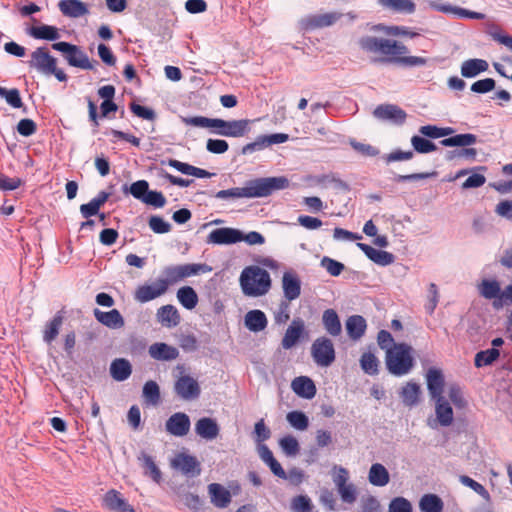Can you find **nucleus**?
I'll use <instances>...</instances> for the list:
<instances>
[{"mask_svg": "<svg viewBox=\"0 0 512 512\" xmlns=\"http://www.w3.org/2000/svg\"><path fill=\"white\" fill-rule=\"evenodd\" d=\"M0 97H3L6 102L13 108H23V102L18 89H6L0 86Z\"/></svg>", "mask_w": 512, "mask_h": 512, "instance_id": "nucleus-47", "label": "nucleus"}, {"mask_svg": "<svg viewBox=\"0 0 512 512\" xmlns=\"http://www.w3.org/2000/svg\"><path fill=\"white\" fill-rule=\"evenodd\" d=\"M54 63H56V59L44 47H39L33 51L31 53V60L28 62L31 68L44 75H47L48 72H53Z\"/></svg>", "mask_w": 512, "mask_h": 512, "instance_id": "nucleus-13", "label": "nucleus"}, {"mask_svg": "<svg viewBox=\"0 0 512 512\" xmlns=\"http://www.w3.org/2000/svg\"><path fill=\"white\" fill-rule=\"evenodd\" d=\"M288 423L297 430H305L309 426V419L302 411H291L287 414Z\"/></svg>", "mask_w": 512, "mask_h": 512, "instance_id": "nucleus-45", "label": "nucleus"}, {"mask_svg": "<svg viewBox=\"0 0 512 512\" xmlns=\"http://www.w3.org/2000/svg\"><path fill=\"white\" fill-rule=\"evenodd\" d=\"M148 224L150 229L156 234H165L171 230V224L158 215L150 216Z\"/></svg>", "mask_w": 512, "mask_h": 512, "instance_id": "nucleus-52", "label": "nucleus"}, {"mask_svg": "<svg viewBox=\"0 0 512 512\" xmlns=\"http://www.w3.org/2000/svg\"><path fill=\"white\" fill-rule=\"evenodd\" d=\"M342 16L343 14L339 12L311 14L300 20V26L305 31H313L316 29L332 26Z\"/></svg>", "mask_w": 512, "mask_h": 512, "instance_id": "nucleus-7", "label": "nucleus"}, {"mask_svg": "<svg viewBox=\"0 0 512 512\" xmlns=\"http://www.w3.org/2000/svg\"><path fill=\"white\" fill-rule=\"evenodd\" d=\"M63 313L58 311L51 320H49L42 331L43 342L47 345H51L57 338L60 332V328L63 324Z\"/></svg>", "mask_w": 512, "mask_h": 512, "instance_id": "nucleus-29", "label": "nucleus"}, {"mask_svg": "<svg viewBox=\"0 0 512 512\" xmlns=\"http://www.w3.org/2000/svg\"><path fill=\"white\" fill-rule=\"evenodd\" d=\"M37 130L36 123L29 118L21 119L17 124V132L24 137L33 135Z\"/></svg>", "mask_w": 512, "mask_h": 512, "instance_id": "nucleus-63", "label": "nucleus"}, {"mask_svg": "<svg viewBox=\"0 0 512 512\" xmlns=\"http://www.w3.org/2000/svg\"><path fill=\"white\" fill-rule=\"evenodd\" d=\"M167 291V283L160 279L152 284L139 286L135 292V299L141 303H146L158 298Z\"/></svg>", "mask_w": 512, "mask_h": 512, "instance_id": "nucleus-16", "label": "nucleus"}, {"mask_svg": "<svg viewBox=\"0 0 512 512\" xmlns=\"http://www.w3.org/2000/svg\"><path fill=\"white\" fill-rule=\"evenodd\" d=\"M58 7L63 15L70 18H79L89 13L87 5L81 0H61Z\"/></svg>", "mask_w": 512, "mask_h": 512, "instance_id": "nucleus-28", "label": "nucleus"}, {"mask_svg": "<svg viewBox=\"0 0 512 512\" xmlns=\"http://www.w3.org/2000/svg\"><path fill=\"white\" fill-rule=\"evenodd\" d=\"M156 316L158 322L167 328L176 327L181 321L177 308L171 304L161 306L157 310Z\"/></svg>", "mask_w": 512, "mask_h": 512, "instance_id": "nucleus-27", "label": "nucleus"}, {"mask_svg": "<svg viewBox=\"0 0 512 512\" xmlns=\"http://www.w3.org/2000/svg\"><path fill=\"white\" fill-rule=\"evenodd\" d=\"M322 325L325 331L332 337H337L342 332V325L337 312L332 309L324 310L322 314Z\"/></svg>", "mask_w": 512, "mask_h": 512, "instance_id": "nucleus-33", "label": "nucleus"}, {"mask_svg": "<svg viewBox=\"0 0 512 512\" xmlns=\"http://www.w3.org/2000/svg\"><path fill=\"white\" fill-rule=\"evenodd\" d=\"M477 142V136L471 133L456 134L454 136L444 138L440 144L444 147H462L460 150H453L450 154H457V157H464L467 159H474L477 155L475 148L468 146Z\"/></svg>", "mask_w": 512, "mask_h": 512, "instance_id": "nucleus-6", "label": "nucleus"}, {"mask_svg": "<svg viewBox=\"0 0 512 512\" xmlns=\"http://www.w3.org/2000/svg\"><path fill=\"white\" fill-rule=\"evenodd\" d=\"M191 421L189 416L184 412H176L172 414L165 423L166 431L175 436H186L190 430Z\"/></svg>", "mask_w": 512, "mask_h": 512, "instance_id": "nucleus-11", "label": "nucleus"}, {"mask_svg": "<svg viewBox=\"0 0 512 512\" xmlns=\"http://www.w3.org/2000/svg\"><path fill=\"white\" fill-rule=\"evenodd\" d=\"M279 445L287 456H295L299 453L300 446L298 440L291 435L284 436L280 439Z\"/></svg>", "mask_w": 512, "mask_h": 512, "instance_id": "nucleus-48", "label": "nucleus"}, {"mask_svg": "<svg viewBox=\"0 0 512 512\" xmlns=\"http://www.w3.org/2000/svg\"><path fill=\"white\" fill-rule=\"evenodd\" d=\"M377 2L383 9L396 14L410 15L416 11L413 0H377Z\"/></svg>", "mask_w": 512, "mask_h": 512, "instance_id": "nucleus-24", "label": "nucleus"}, {"mask_svg": "<svg viewBox=\"0 0 512 512\" xmlns=\"http://www.w3.org/2000/svg\"><path fill=\"white\" fill-rule=\"evenodd\" d=\"M122 190L124 193H130L135 199L142 202L149 191V183L146 180H137L129 187L125 184Z\"/></svg>", "mask_w": 512, "mask_h": 512, "instance_id": "nucleus-42", "label": "nucleus"}, {"mask_svg": "<svg viewBox=\"0 0 512 512\" xmlns=\"http://www.w3.org/2000/svg\"><path fill=\"white\" fill-rule=\"evenodd\" d=\"M291 388L296 395L304 399L314 398L317 392L313 380L307 376L296 377L291 383Z\"/></svg>", "mask_w": 512, "mask_h": 512, "instance_id": "nucleus-25", "label": "nucleus"}, {"mask_svg": "<svg viewBox=\"0 0 512 512\" xmlns=\"http://www.w3.org/2000/svg\"><path fill=\"white\" fill-rule=\"evenodd\" d=\"M241 230L231 227H222L212 230L207 238V244L231 245L241 242Z\"/></svg>", "mask_w": 512, "mask_h": 512, "instance_id": "nucleus-8", "label": "nucleus"}, {"mask_svg": "<svg viewBox=\"0 0 512 512\" xmlns=\"http://www.w3.org/2000/svg\"><path fill=\"white\" fill-rule=\"evenodd\" d=\"M502 291L500 283L496 279H483L479 284L480 295L485 299L494 300L495 308L502 307Z\"/></svg>", "mask_w": 512, "mask_h": 512, "instance_id": "nucleus-17", "label": "nucleus"}, {"mask_svg": "<svg viewBox=\"0 0 512 512\" xmlns=\"http://www.w3.org/2000/svg\"><path fill=\"white\" fill-rule=\"evenodd\" d=\"M93 314L99 323L110 329H120L125 324L123 316L117 309L102 311L98 308H95L93 310Z\"/></svg>", "mask_w": 512, "mask_h": 512, "instance_id": "nucleus-19", "label": "nucleus"}, {"mask_svg": "<svg viewBox=\"0 0 512 512\" xmlns=\"http://www.w3.org/2000/svg\"><path fill=\"white\" fill-rule=\"evenodd\" d=\"M426 380L431 399L443 397L445 379L442 371L438 368H430L427 371Z\"/></svg>", "mask_w": 512, "mask_h": 512, "instance_id": "nucleus-18", "label": "nucleus"}, {"mask_svg": "<svg viewBox=\"0 0 512 512\" xmlns=\"http://www.w3.org/2000/svg\"><path fill=\"white\" fill-rule=\"evenodd\" d=\"M250 124L251 120L249 119L224 120L221 118H214L211 132L218 136L241 138L250 132Z\"/></svg>", "mask_w": 512, "mask_h": 512, "instance_id": "nucleus-4", "label": "nucleus"}, {"mask_svg": "<svg viewBox=\"0 0 512 512\" xmlns=\"http://www.w3.org/2000/svg\"><path fill=\"white\" fill-rule=\"evenodd\" d=\"M358 45L366 53L381 56L371 60L374 64L420 67L428 63L425 57L407 56L408 47L394 39L365 35L360 37Z\"/></svg>", "mask_w": 512, "mask_h": 512, "instance_id": "nucleus-1", "label": "nucleus"}, {"mask_svg": "<svg viewBox=\"0 0 512 512\" xmlns=\"http://www.w3.org/2000/svg\"><path fill=\"white\" fill-rule=\"evenodd\" d=\"M444 503L436 494H425L419 501V508L422 512H442Z\"/></svg>", "mask_w": 512, "mask_h": 512, "instance_id": "nucleus-40", "label": "nucleus"}, {"mask_svg": "<svg viewBox=\"0 0 512 512\" xmlns=\"http://www.w3.org/2000/svg\"><path fill=\"white\" fill-rule=\"evenodd\" d=\"M459 481L464 486H467L475 491L478 495L484 498L486 502H491L490 494L482 484L478 483L467 475L459 476Z\"/></svg>", "mask_w": 512, "mask_h": 512, "instance_id": "nucleus-46", "label": "nucleus"}, {"mask_svg": "<svg viewBox=\"0 0 512 512\" xmlns=\"http://www.w3.org/2000/svg\"><path fill=\"white\" fill-rule=\"evenodd\" d=\"M413 157H414L413 150L403 151L400 149H396V150L392 151L391 153L384 155L383 159L387 164H390V163L397 162V161L411 160Z\"/></svg>", "mask_w": 512, "mask_h": 512, "instance_id": "nucleus-59", "label": "nucleus"}, {"mask_svg": "<svg viewBox=\"0 0 512 512\" xmlns=\"http://www.w3.org/2000/svg\"><path fill=\"white\" fill-rule=\"evenodd\" d=\"M413 365L412 354H386V366L393 375H405L410 372Z\"/></svg>", "mask_w": 512, "mask_h": 512, "instance_id": "nucleus-10", "label": "nucleus"}, {"mask_svg": "<svg viewBox=\"0 0 512 512\" xmlns=\"http://www.w3.org/2000/svg\"><path fill=\"white\" fill-rule=\"evenodd\" d=\"M181 270L182 278L191 277L198 274L209 273L212 271V267L207 264L202 263H189L179 265Z\"/></svg>", "mask_w": 512, "mask_h": 512, "instance_id": "nucleus-44", "label": "nucleus"}, {"mask_svg": "<svg viewBox=\"0 0 512 512\" xmlns=\"http://www.w3.org/2000/svg\"><path fill=\"white\" fill-rule=\"evenodd\" d=\"M377 344L384 352H394L395 339L387 330H380L377 335Z\"/></svg>", "mask_w": 512, "mask_h": 512, "instance_id": "nucleus-51", "label": "nucleus"}, {"mask_svg": "<svg viewBox=\"0 0 512 512\" xmlns=\"http://www.w3.org/2000/svg\"><path fill=\"white\" fill-rule=\"evenodd\" d=\"M412 504L411 502L402 497L398 496L393 498L388 506V512H412Z\"/></svg>", "mask_w": 512, "mask_h": 512, "instance_id": "nucleus-56", "label": "nucleus"}, {"mask_svg": "<svg viewBox=\"0 0 512 512\" xmlns=\"http://www.w3.org/2000/svg\"><path fill=\"white\" fill-rule=\"evenodd\" d=\"M26 33L32 38L38 40L56 41L60 38L58 28L47 24L31 26L26 30Z\"/></svg>", "mask_w": 512, "mask_h": 512, "instance_id": "nucleus-30", "label": "nucleus"}, {"mask_svg": "<svg viewBox=\"0 0 512 512\" xmlns=\"http://www.w3.org/2000/svg\"><path fill=\"white\" fill-rule=\"evenodd\" d=\"M373 115L380 120L389 121L396 125H402L407 117V114L403 109L393 104L378 105L375 108Z\"/></svg>", "mask_w": 512, "mask_h": 512, "instance_id": "nucleus-12", "label": "nucleus"}, {"mask_svg": "<svg viewBox=\"0 0 512 512\" xmlns=\"http://www.w3.org/2000/svg\"><path fill=\"white\" fill-rule=\"evenodd\" d=\"M138 460L142 462V467L145 470V474L149 475L155 482L158 483L161 480V472L157 467L153 457L146 454L145 452H141Z\"/></svg>", "mask_w": 512, "mask_h": 512, "instance_id": "nucleus-41", "label": "nucleus"}, {"mask_svg": "<svg viewBox=\"0 0 512 512\" xmlns=\"http://www.w3.org/2000/svg\"><path fill=\"white\" fill-rule=\"evenodd\" d=\"M132 373L130 362L124 358H117L110 365L111 377L119 382L125 381Z\"/></svg>", "mask_w": 512, "mask_h": 512, "instance_id": "nucleus-35", "label": "nucleus"}, {"mask_svg": "<svg viewBox=\"0 0 512 512\" xmlns=\"http://www.w3.org/2000/svg\"><path fill=\"white\" fill-rule=\"evenodd\" d=\"M289 187V179L285 176L260 177L245 182L243 187L220 190L214 197L222 200L237 198H263L273 192Z\"/></svg>", "mask_w": 512, "mask_h": 512, "instance_id": "nucleus-2", "label": "nucleus"}, {"mask_svg": "<svg viewBox=\"0 0 512 512\" xmlns=\"http://www.w3.org/2000/svg\"><path fill=\"white\" fill-rule=\"evenodd\" d=\"M52 48L58 52L63 53L66 61L72 67L84 70H92L94 68L87 54L84 53L77 45L65 41H60L53 43Z\"/></svg>", "mask_w": 512, "mask_h": 512, "instance_id": "nucleus-5", "label": "nucleus"}, {"mask_svg": "<svg viewBox=\"0 0 512 512\" xmlns=\"http://www.w3.org/2000/svg\"><path fill=\"white\" fill-rule=\"evenodd\" d=\"M142 202L154 208H162L165 206L167 200L162 192L149 189Z\"/></svg>", "mask_w": 512, "mask_h": 512, "instance_id": "nucleus-55", "label": "nucleus"}, {"mask_svg": "<svg viewBox=\"0 0 512 512\" xmlns=\"http://www.w3.org/2000/svg\"><path fill=\"white\" fill-rule=\"evenodd\" d=\"M142 397L145 404L158 405L161 399L159 385L153 380L147 381L143 386Z\"/></svg>", "mask_w": 512, "mask_h": 512, "instance_id": "nucleus-39", "label": "nucleus"}, {"mask_svg": "<svg viewBox=\"0 0 512 512\" xmlns=\"http://www.w3.org/2000/svg\"><path fill=\"white\" fill-rule=\"evenodd\" d=\"M420 392V386L417 383L408 382L402 387L400 397L406 406L413 407L419 402Z\"/></svg>", "mask_w": 512, "mask_h": 512, "instance_id": "nucleus-37", "label": "nucleus"}, {"mask_svg": "<svg viewBox=\"0 0 512 512\" xmlns=\"http://www.w3.org/2000/svg\"><path fill=\"white\" fill-rule=\"evenodd\" d=\"M360 365L366 374L376 375L378 373L379 361L376 354H362Z\"/></svg>", "mask_w": 512, "mask_h": 512, "instance_id": "nucleus-50", "label": "nucleus"}, {"mask_svg": "<svg viewBox=\"0 0 512 512\" xmlns=\"http://www.w3.org/2000/svg\"><path fill=\"white\" fill-rule=\"evenodd\" d=\"M282 288L284 297L288 301H293L301 294V281L295 273L286 271L282 276Z\"/></svg>", "mask_w": 512, "mask_h": 512, "instance_id": "nucleus-21", "label": "nucleus"}, {"mask_svg": "<svg viewBox=\"0 0 512 512\" xmlns=\"http://www.w3.org/2000/svg\"><path fill=\"white\" fill-rule=\"evenodd\" d=\"M176 394L184 400H193L199 397L200 387L198 382L190 376H182L174 386Z\"/></svg>", "mask_w": 512, "mask_h": 512, "instance_id": "nucleus-15", "label": "nucleus"}, {"mask_svg": "<svg viewBox=\"0 0 512 512\" xmlns=\"http://www.w3.org/2000/svg\"><path fill=\"white\" fill-rule=\"evenodd\" d=\"M163 274L165 278H159L161 282H166L167 287L181 281L182 275L179 265H170L164 268Z\"/></svg>", "mask_w": 512, "mask_h": 512, "instance_id": "nucleus-54", "label": "nucleus"}, {"mask_svg": "<svg viewBox=\"0 0 512 512\" xmlns=\"http://www.w3.org/2000/svg\"><path fill=\"white\" fill-rule=\"evenodd\" d=\"M496 81L493 78H484L472 83L470 90L476 94H486L495 89Z\"/></svg>", "mask_w": 512, "mask_h": 512, "instance_id": "nucleus-53", "label": "nucleus"}, {"mask_svg": "<svg viewBox=\"0 0 512 512\" xmlns=\"http://www.w3.org/2000/svg\"><path fill=\"white\" fill-rule=\"evenodd\" d=\"M349 143L355 151L363 156L375 157L380 154L379 149L370 144L361 143L354 139H351Z\"/></svg>", "mask_w": 512, "mask_h": 512, "instance_id": "nucleus-58", "label": "nucleus"}, {"mask_svg": "<svg viewBox=\"0 0 512 512\" xmlns=\"http://www.w3.org/2000/svg\"><path fill=\"white\" fill-rule=\"evenodd\" d=\"M381 505L375 496L369 495L361 500V512H380Z\"/></svg>", "mask_w": 512, "mask_h": 512, "instance_id": "nucleus-64", "label": "nucleus"}, {"mask_svg": "<svg viewBox=\"0 0 512 512\" xmlns=\"http://www.w3.org/2000/svg\"><path fill=\"white\" fill-rule=\"evenodd\" d=\"M173 468L180 470L186 476H198L201 473L200 463L196 457L180 453L171 462Z\"/></svg>", "mask_w": 512, "mask_h": 512, "instance_id": "nucleus-14", "label": "nucleus"}, {"mask_svg": "<svg viewBox=\"0 0 512 512\" xmlns=\"http://www.w3.org/2000/svg\"><path fill=\"white\" fill-rule=\"evenodd\" d=\"M206 149L212 154H224L229 149V144L224 139L209 138L206 142Z\"/></svg>", "mask_w": 512, "mask_h": 512, "instance_id": "nucleus-60", "label": "nucleus"}, {"mask_svg": "<svg viewBox=\"0 0 512 512\" xmlns=\"http://www.w3.org/2000/svg\"><path fill=\"white\" fill-rule=\"evenodd\" d=\"M220 432L217 421L210 417H202L195 423V433L207 441L214 440Z\"/></svg>", "mask_w": 512, "mask_h": 512, "instance_id": "nucleus-20", "label": "nucleus"}, {"mask_svg": "<svg viewBox=\"0 0 512 512\" xmlns=\"http://www.w3.org/2000/svg\"><path fill=\"white\" fill-rule=\"evenodd\" d=\"M291 508L294 512H311L313 505L307 495H298L292 499Z\"/></svg>", "mask_w": 512, "mask_h": 512, "instance_id": "nucleus-57", "label": "nucleus"}, {"mask_svg": "<svg viewBox=\"0 0 512 512\" xmlns=\"http://www.w3.org/2000/svg\"><path fill=\"white\" fill-rule=\"evenodd\" d=\"M239 283L243 294L248 297L264 296L269 292L272 285L269 272L256 265L248 266L242 270Z\"/></svg>", "mask_w": 512, "mask_h": 512, "instance_id": "nucleus-3", "label": "nucleus"}, {"mask_svg": "<svg viewBox=\"0 0 512 512\" xmlns=\"http://www.w3.org/2000/svg\"><path fill=\"white\" fill-rule=\"evenodd\" d=\"M244 323L250 331L260 332L266 328L268 321L263 311L254 309L246 313Z\"/></svg>", "mask_w": 512, "mask_h": 512, "instance_id": "nucleus-34", "label": "nucleus"}, {"mask_svg": "<svg viewBox=\"0 0 512 512\" xmlns=\"http://www.w3.org/2000/svg\"><path fill=\"white\" fill-rule=\"evenodd\" d=\"M208 493L211 503L217 508H226L231 503V493L219 483L208 485Z\"/></svg>", "mask_w": 512, "mask_h": 512, "instance_id": "nucleus-23", "label": "nucleus"}, {"mask_svg": "<svg viewBox=\"0 0 512 512\" xmlns=\"http://www.w3.org/2000/svg\"><path fill=\"white\" fill-rule=\"evenodd\" d=\"M449 399L457 408H464L467 404L459 385L452 384L448 390Z\"/></svg>", "mask_w": 512, "mask_h": 512, "instance_id": "nucleus-61", "label": "nucleus"}, {"mask_svg": "<svg viewBox=\"0 0 512 512\" xmlns=\"http://www.w3.org/2000/svg\"><path fill=\"white\" fill-rule=\"evenodd\" d=\"M177 299L187 310L194 309L198 304V295L191 286H183L177 291Z\"/></svg>", "mask_w": 512, "mask_h": 512, "instance_id": "nucleus-38", "label": "nucleus"}, {"mask_svg": "<svg viewBox=\"0 0 512 512\" xmlns=\"http://www.w3.org/2000/svg\"><path fill=\"white\" fill-rule=\"evenodd\" d=\"M345 329L350 340H360L367 329V322L361 315H351L345 322Z\"/></svg>", "mask_w": 512, "mask_h": 512, "instance_id": "nucleus-22", "label": "nucleus"}, {"mask_svg": "<svg viewBox=\"0 0 512 512\" xmlns=\"http://www.w3.org/2000/svg\"><path fill=\"white\" fill-rule=\"evenodd\" d=\"M105 506L115 512H134L133 507L124 499L121 494L112 489L109 490L104 496Z\"/></svg>", "mask_w": 512, "mask_h": 512, "instance_id": "nucleus-26", "label": "nucleus"}, {"mask_svg": "<svg viewBox=\"0 0 512 512\" xmlns=\"http://www.w3.org/2000/svg\"><path fill=\"white\" fill-rule=\"evenodd\" d=\"M343 502L347 504H353L357 499V491L354 484L349 483L339 489H337Z\"/></svg>", "mask_w": 512, "mask_h": 512, "instance_id": "nucleus-62", "label": "nucleus"}, {"mask_svg": "<svg viewBox=\"0 0 512 512\" xmlns=\"http://www.w3.org/2000/svg\"><path fill=\"white\" fill-rule=\"evenodd\" d=\"M320 266L324 268L333 277L339 276L345 269L343 263L328 256H324L321 259Z\"/></svg>", "mask_w": 512, "mask_h": 512, "instance_id": "nucleus-49", "label": "nucleus"}, {"mask_svg": "<svg viewBox=\"0 0 512 512\" xmlns=\"http://www.w3.org/2000/svg\"><path fill=\"white\" fill-rule=\"evenodd\" d=\"M489 64L484 59L472 58L468 59L461 64V75L464 78H475L479 74L486 72Z\"/></svg>", "mask_w": 512, "mask_h": 512, "instance_id": "nucleus-31", "label": "nucleus"}, {"mask_svg": "<svg viewBox=\"0 0 512 512\" xmlns=\"http://www.w3.org/2000/svg\"><path fill=\"white\" fill-rule=\"evenodd\" d=\"M304 338H308L304 321L301 318L293 319L282 339V347L286 350L291 349Z\"/></svg>", "mask_w": 512, "mask_h": 512, "instance_id": "nucleus-9", "label": "nucleus"}, {"mask_svg": "<svg viewBox=\"0 0 512 512\" xmlns=\"http://www.w3.org/2000/svg\"><path fill=\"white\" fill-rule=\"evenodd\" d=\"M435 401V413L441 426H450L454 419L453 409L444 397L433 399Z\"/></svg>", "mask_w": 512, "mask_h": 512, "instance_id": "nucleus-32", "label": "nucleus"}, {"mask_svg": "<svg viewBox=\"0 0 512 512\" xmlns=\"http://www.w3.org/2000/svg\"><path fill=\"white\" fill-rule=\"evenodd\" d=\"M368 480L374 486L383 487L389 483L390 475L384 465L374 463L370 467Z\"/></svg>", "mask_w": 512, "mask_h": 512, "instance_id": "nucleus-36", "label": "nucleus"}, {"mask_svg": "<svg viewBox=\"0 0 512 512\" xmlns=\"http://www.w3.org/2000/svg\"><path fill=\"white\" fill-rule=\"evenodd\" d=\"M411 145L413 147V151L420 154H427L437 149L436 144L423 135L412 136Z\"/></svg>", "mask_w": 512, "mask_h": 512, "instance_id": "nucleus-43", "label": "nucleus"}]
</instances>
